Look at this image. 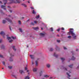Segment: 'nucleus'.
<instances>
[{
    "label": "nucleus",
    "mask_w": 79,
    "mask_h": 79,
    "mask_svg": "<svg viewBox=\"0 0 79 79\" xmlns=\"http://www.w3.org/2000/svg\"><path fill=\"white\" fill-rule=\"evenodd\" d=\"M13 42V40H11L9 41V42H10V43H11V42Z\"/></svg>",
    "instance_id": "nucleus-36"
},
{
    "label": "nucleus",
    "mask_w": 79,
    "mask_h": 79,
    "mask_svg": "<svg viewBox=\"0 0 79 79\" xmlns=\"http://www.w3.org/2000/svg\"><path fill=\"white\" fill-rule=\"evenodd\" d=\"M11 56H14V55H12V54L10 55Z\"/></svg>",
    "instance_id": "nucleus-52"
},
{
    "label": "nucleus",
    "mask_w": 79,
    "mask_h": 79,
    "mask_svg": "<svg viewBox=\"0 0 79 79\" xmlns=\"http://www.w3.org/2000/svg\"><path fill=\"white\" fill-rule=\"evenodd\" d=\"M54 56H55V57H56V58H57V57H58V55H56V53L55 52H54Z\"/></svg>",
    "instance_id": "nucleus-11"
},
{
    "label": "nucleus",
    "mask_w": 79,
    "mask_h": 79,
    "mask_svg": "<svg viewBox=\"0 0 79 79\" xmlns=\"http://www.w3.org/2000/svg\"><path fill=\"white\" fill-rule=\"evenodd\" d=\"M27 72H29V70H27Z\"/></svg>",
    "instance_id": "nucleus-62"
},
{
    "label": "nucleus",
    "mask_w": 79,
    "mask_h": 79,
    "mask_svg": "<svg viewBox=\"0 0 79 79\" xmlns=\"http://www.w3.org/2000/svg\"><path fill=\"white\" fill-rule=\"evenodd\" d=\"M0 12H1L2 13H3V14H4V13H3V11H2V10H0Z\"/></svg>",
    "instance_id": "nucleus-49"
},
{
    "label": "nucleus",
    "mask_w": 79,
    "mask_h": 79,
    "mask_svg": "<svg viewBox=\"0 0 79 79\" xmlns=\"http://www.w3.org/2000/svg\"><path fill=\"white\" fill-rule=\"evenodd\" d=\"M61 30H64V28H63V27H62V28H61Z\"/></svg>",
    "instance_id": "nucleus-47"
},
{
    "label": "nucleus",
    "mask_w": 79,
    "mask_h": 79,
    "mask_svg": "<svg viewBox=\"0 0 79 79\" xmlns=\"http://www.w3.org/2000/svg\"><path fill=\"white\" fill-rule=\"evenodd\" d=\"M12 48L13 50H14V51H15V52L16 51V49L15 48V46H12Z\"/></svg>",
    "instance_id": "nucleus-10"
},
{
    "label": "nucleus",
    "mask_w": 79,
    "mask_h": 79,
    "mask_svg": "<svg viewBox=\"0 0 79 79\" xmlns=\"http://www.w3.org/2000/svg\"><path fill=\"white\" fill-rule=\"evenodd\" d=\"M6 22L5 20H3L2 23H3V24H5V23H6Z\"/></svg>",
    "instance_id": "nucleus-19"
},
{
    "label": "nucleus",
    "mask_w": 79,
    "mask_h": 79,
    "mask_svg": "<svg viewBox=\"0 0 79 79\" xmlns=\"http://www.w3.org/2000/svg\"><path fill=\"white\" fill-rule=\"evenodd\" d=\"M19 73H21V74H23V73H24V72H23V70H19Z\"/></svg>",
    "instance_id": "nucleus-20"
},
{
    "label": "nucleus",
    "mask_w": 79,
    "mask_h": 79,
    "mask_svg": "<svg viewBox=\"0 0 79 79\" xmlns=\"http://www.w3.org/2000/svg\"><path fill=\"white\" fill-rule=\"evenodd\" d=\"M72 55H74V52H72Z\"/></svg>",
    "instance_id": "nucleus-48"
},
{
    "label": "nucleus",
    "mask_w": 79,
    "mask_h": 79,
    "mask_svg": "<svg viewBox=\"0 0 79 79\" xmlns=\"http://www.w3.org/2000/svg\"><path fill=\"white\" fill-rule=\"evenodd\" d=\"M32 13H33V14H34V15H35V14H36V12H35L34 10H33Z\"/></svg>",
    "instance_id": "nucleus-16"
},
{
    "label": "nucleus",
    "mask_w": 79,
    "mask_h": 79,
    "mask_svg": "<svg viewBox=\"0 0 79 79\" xmlns=\"http://www.w3.org/2000/svg\"><path fill=\"white\" fill-rule=\"evenodd\" d=\"M39 17H40V16H39V15H38V16H36V18H39Z\"/></svg>",
    "instance_id": "nucleus-35"
},
{
    "label": "nucleus",
    "mask_w": 79,
    "mask_h": 79,
    "mask_svg": "<svg viewBox=\"0 0 79 79\" xmlns=\"http://www.w3.org/2000/svg\"><path fill=\"white\" fill-rule=\"evenodd\" d=\"M13 59H12L10 57V60H9V61H13Z\"/></svg>",
    "instance_id": "nucleus-28"
},
{
    "label": "nucleus",
    "mask_w": 79,
    "mask_h": 79,
    "mask_svg": "<svg viewBox=\"0 0 79 79\" xmlns=\"http://www.w3.org/2000/svg\"><path fill=\"white\" fill-rule=\"evenodd\" d=\"M60 30L59 29L57 30V31H58V32H59V31H60Z\"/></svg>",
    "instance_id": "nucleus-51"
},
{
    "label": "nucleus",
    "mask_w": 79,
    "mask_h": 79,
    "mask_svg": "<svg viewBox=\"0 0 79 79\" xmlns=\"http://www.w3.org/2000/svg\"><path fill=\"white\" fill-rule=\"evenodd\" d=\"M25 70H27V68L25 67Z\"/></svg>",
    "instance_id": "nucleus-54"
},
{
    "label": "nucleus",
    "mask_w": 79,
    "mask_h": 79,
    "mask_svg": "<svg viewBox=\"0 0 79 79\" xmlns=\"http://www.w3.org/2000/svg\"><path fill=\"white\" fill-rule=\"evenodd\" d=\"M1 48L2 49H3L4 48H5V47H4V46L3 45H2L1 46Z\"/></svg>",
    "instance_id": "nucleus-24"
},
{
    "label": "nucleus",
    "mask_w": 79,
    "mask_h": 79,
    "mask_svg": "<svg viewBox=\"0 0 79 79\" xmlns=\"http://www.w3.org/2000/svg\"><path fill=\"white\" fill-rule=\"evenodd\" d=\"M11 76L13 77H15V79H16V78H17V77H16V76H15V75H12Z\"/></svg>",
    "instance_id": "nucleus-26"
},
{
    "label": "nucleus",
    "mask_w": 79,
    "mask_h": 79,
    "mask_svg": "<svg viewBox=\"0 0 79 79\" xmlns=\"http://www.w3.org/2000/svg\"><path fill=\"white\" fill-rule=\"evenodd\" d=\"M51 78H52V77H51L50 78V79H51Z\"/></svg>",
    "instance_id": "nucleus-63"
},
{
    "label": "nucleus",
    "mask_w": 79,
    "mask_h": 79,
    "mask_svg": "<svg viewBox=\"0 0 79 79\" xmlns=\"http://www.w3.org/2000/svg\"><path fill=\"white\" fill-rule=\"evenodd\" d=\"M33 29H34V30H35L36 31H37V30H38L39 29V28L38 27H33Z\"/></svg>",
    "instance_id": "nucleus-12"
},
{
    "label": "nucleus",
    "mask_w": 79,
    "mask_h": 79,
    "mask_svg": "<svg viewBox=\"0 0 79 79\" xmlns=\"http://www.w3.org/2000/svg\"><path fill=\"white\" fill-rule=\"evenodd\" d=\"M41 30H43V28H41Z\"/></svg>",
    "instance_id": "nucleus-59"
},
{
    "label": "nucleus",
    "mask_w": 79,
    "mask_h": 79,
    "mask_svg": "<svg viewBox=\"0 0 79 79\" xmlns=\"http://www.w3.org/2000/svg\"><path fill=\"white\" fill-rule=\"evenodd\" d=\"M42 71H41V72H40V76H42Z\"/></svg>",
    "instance_id": "nucleus-18"
},
{
    "label": "nucleus",
    "mask_w": 79,
    "mask_h": 79,
    "mask_svg": "<svg viewBox=\"0 0 79 79\" xmlns=\"http://www.w3.org/2000/svg\"><path fill=\"white\" fill-rule=\"evenodd\" d=\"M71 30H73V29L71 28L70 29V31H69V32L68 33V35H70V34H71L72 36L73 37V38L74 39H76V36L75 35V34L73 32V31H71Z\"/></svg>",
    "instance_id": "nucleus-1"
},
{
    "label": "nucleus",
    "mask_w": 79,
    "mask_h": 79,
    "mask_svg": "<svg viewBox=\"0 0 79 79\" xmlns=\"http://www.w3.org/2000/svg\"><path fill=\"white\" fill-rule=\"evenodd\" d=\"M57 42H60V40H57Z\"/></svg>",
    "instance_id": "nucleus-46"
},
{
    "label": "nucleus",
    "mask_w": 79,
    "mask_h": 79,
    "mask_svg": "<svg viewBox=\"0 0 79 79\" xmlns=\"http://www.w3.org/2000/svg\"><path fill=\"white\" fill-rule=\"evenodd\" d=\"M38 60H39V59H38L37 60L35 61V65L36 66H38Z\"/></svg>",
    "instance_id": "nucleus-8"
},
{
    "label": "nucleus",
    "mask_w": 79,
    "mask_h": 79,
    "mask_svg": "<svg viewBox=\"0 0 79 79\" xmlns=\"http://www.w3.org/2000/svg\"><path fill=\"white\" fill-rule=\"evenodd\" d=\"M3 56L2 55H0V58H3Z\"/></svg>",
    "instance_id": "nucleus-41"
},
{
    "label": "nucleus",
    "mask_w": 79,
    "mask_h": 79,
    "mask_svg": "<svg viewBox=\"0 0 79 79\" xmlns=\"http://www.w3.org/2000/svg\"><path fill=\"white\" fill-rule=\"evenodd\" d=\"M30 56L31 57V59H32V60H34V56L33 55H30Z\"/></svg>",
    "instance_id": "nucleus-6"
},
{
    "label": "nucleus",
    "mask_w": 79,
    "mask_h": 79,
    "mask_svg": "<svg viewBox=\"0 0 79 79\" xmlns=\"http://www.w3.org/2000/svg\"><path fill=\"white\" fill-rule=\"evenodd\" d=\"M10 13H12V10H10Z\"/></svg>",
    "instance_id": "nucleus-55"
},
{
    "label": "nucleus",
    "mask_w": 79,
    "mask_h": 79,
    "mask_svg": "<svg viewBox=\"0 0 79 79\" xmlns=\"http://www.w3.org/2000/svg\"><path fill=\"white\" fill-rule=\"evenodd\" d=\"M62 68H63V69H65L66 70V71H67V69L66 68L63 67V66H62Z\"/></svg>",
    "instance_id": "nucleus-22"
},
{
    "label": "nucleus",
    "mask_w": 79,
    "mask_h": 79,
    "mask_svg": "<svg viewBox=\"0 0 79 79\" xmlns=\"http://www.w3.org/2000/svg\"><path fill=\"white\" fill-rule=\"evenodd\" d=\"M49 50L51 52H52V51H53V48H50V50Z\"/></svg>",
    "instance_id": "nucleus-34"
},
{
    "label": "nucleus",
    "mask_w": 79,
    "mask_h": 79,
    "mask_svg": "<svg viewBox=\"0 0 79 79\" xmlns=\"http://www.w3.org/2000/svg\"><path fill=\"white\" fill-rule=\"evenodd\" d=\"M74 79H77V78H74Z\"/></svg>",
    "instance_id": "nucleus-61"
},
{
    "label": "nucleus",
    "mask_w": 79,
    "mask_h": 79,
    "mask_svg": "<svg viewBox=\"0 0 79 79\" xmlns=\"http://www.w3.org/2000/svg\"><path fill=\"white\" fill-rule=\"evenodd\" d=\"M40 35H41V36H44V35H45V34H44L42 33H40Z\"/></svg>",
    "instance_id": "nucleus-15"
},
{
    "label": "nucleus",
    "mask_w": 79,
    "mask_h": 79,
    "mask_svg": "<svg viewBox=\"0 0 79 79\" xmlns=\"http://www.w3.org/2000/svg\"><path fill=\"white\" fill-rule=\"evenodd\" d=\"M31 25H33V26L34 25V23L33 22H31Z\"/></svg>",
    "instance_id": "nucleus-37"
},
{
    "label": "nucleus",
    "mask_w": 79,
    "mask_h": 79,
    "mask_svg": "<svg viewBox=\"0 0 79 79\" xmlns=\"http://www.w3.org/2000/svg\"><path fill=\"white\" fill-rule=\"evenodd\" d=\"M68 79H70V78H69V77H68Z\"/></svg>",
    "instance_id": "nucleus-64"
},
{
    "label": "nucleus",
    "mask_w": 79,
    "mask_h": 79,
    "mask_svg": "<svg viewBox=\"0 0 79 79\" xmlns=\"http://www.w3.org/2000/svg\"><path fill=\"white\" fill-rule=\"evenodd\" d=\"M16 1L18 3H20V2H19V0H16Z\"/></svg>",
    "instance_id": "nucleus-30"
},
{
    "label": "nucleus",
    "mask_w": 79,
    "mask_h": 79,
    "mask_svg": "<svg viewBox=\"0 0 79 79\" xmlns=\"http://www.w3.org/2000/svg\"><path fill=\"white\" fill-rule=\"evenodd\" d=\"M2 64H3V65H5V63L4 61L2 62Z\"/></svg>",
    "instance_id": "nucleus-39"
},
{
    "label": "nucleus",
    "mask_w": 79,
    "mask_h": 79,
    "mask_svg": "<svg viewBox=\"0 0 79 79\" xmlns=\"http://www.w3.org/2000/svg\"><path fill=\"white\" fill-rule=\"evenodd\" d=\"M0 3H2V1H0Z\"/></svg>",
    "instance_id": "nucleus-57"
},
{
    "label": "nucleus",
    "mask_w": 79,
    "mask_h": 79,
    "mask_svg": "<svg viewBox=\"0 0 79 79\" xmlns=\"http://www.w3.org/2000/svg\"><path fill=\"white\" fill-rule=\"evenodd\" d=\"M22 5H23V6H24L25 7H27V6H26V5L24 4H22Z\"/></svg>",
    "instance_id": "nucleus-27"
},
{
    "label": "nucleus",
    "mask_w": 79,
    "mask_h": 79,
    "mask_svg": "<svg viewBox=\"0 0 79 79\" xmlns=\"http://www.w3.org/2000/svg\"><path fill=\"white\" fill-rule=\"evenodd\" d=\"M75 59H76V58L74 57L73 56L71 58L72 60H74Z\"/></svg>",
    "instance_id": "nucleus-14"
},
{
    "label": "nucleus",
    "mask_w": 79,
    "mask_h": 79,
    "mask_svg": "<svg viewBox=\"0 0 79 79\" xmlns=\"http://www.w3.org/2000/svg\"><path fill=\"white\" fill-rule=\"evenodd\" d=\"M64 50H66L67 49L66 48L64 47Z\"/></svg>",
    "instance_id": "nucleus-50"
},
{
    "label": "nucleus",
    "mask_w": 79,
    "mask_h": 79,
    "mask_svg": "<svg viewBox=\"0 0 79 79\" xmlns=\"http://www.w3.org/2000/svg\"><path fill=\"white\" fill-rule=\"evenodd\" d=\"M51 32H53V28H51Z\"/></svg>",
    "instance_id": "nucleus-29"
},
{
    "label": "nucleus",
    "mask_w": 79,
    "mask_h": 79,
    "mask_svg": "<svg viewBox=\"0 0 79 79\" xmlns=\"http://www.w3.org/2000/svg\"><path fill=\"white\" fill-rule=\"evenodd\" d=\"M34 23H35V24H37V21H34Z\"/></svg>",
    "instance_id": "nucleus-38"
},
{
    "label": "nucleus",
    "mask_w": 79,
    "mask_h": 79,
    "mask_svg": "<svg viewBox=\"0 0 79 79\" xmlns=\"http://www.w3.org/2000/svg\"><path fill=\"white\" fill-rule=\"evenodd\" d=\"M57 36L58 37H59V35H57Z\"/></svg>",
    "instance_id": "nucleus-60"
},
{
    "label": "nucleus",
    "mask_w": 79,
    "mask_h": 79,
    "mask_svg": "<svg viewBox=\"0 0 79 79\" xmlns=\"http://www.w3.org/2000/svg\"><path fill=\"white\" fill-rule=\"evenodd\" d=\"M3 2H5L4 3V5H5V4L7 3V0H2ZM9 1L11 2H10L9 3H12L14 2V1L12 0H9Z\"/></svg>",
    "instance_id": "nucleus-2"
},
{
    "label": "nucleus",
    "mask_w": 79,
    "mask_h": 79,
    "mask_svg": "<svg viewBox=\"0 0 79 79\" xmlns=\"http://www.w3.org/2000/svg\"><path fill=\"white\" fill-rule=\"evenodd\" d=\"M47 66L48 68H49L50 67V64H47Z\"/></svg>",
    "instance_id": "nucleus-21"
},
{
    "label": "nucleus",
    "mask_w": 79,
    "mask_h": 79,
    "mask_svg": "<svg viewBox=\"0 0 79 79\" xmlns=\"http://www.w3.org/2000/svg\"><path fill=\"white\" fill-rule=\"evenodd\" d=\"M2 42V40H0V43H1Z\"/></svg>",
    "instance_id": "nucleus-58"
},
{
    "label": "nucleus",
    "mask_w": 79,
    "mask_h": 79,
    "mask_svg": "<svg viewBox=\"0 0 79 79\" xmlns=\"http://www.w3.org/2000/svg\"><path fill=\"white\" fill-rule=\"evenodd\" d=\"M68 38L69 39H71V36H68Z\"/></svg>",
    "instance_id": "nucleus-40"
},
{
    "label": "nucleus",
    "mask_w": 79,
    "mask_h": 79,
    "mask_svg": "<svg viewBox=\"0 0 79 79\" xmlns=\"http://www.w3.org/2000/svg\"><path fill=\"white\" fill-rule=\"evenodd\" d=\"M9 28L10 31H11V27H10V26H9Z\"/></svg>",
    "instance_id": "nucleus-53"
},
{
    "label": "nucleus",
    "mask_w": 79,
    "mask_h": 79,
    "mask_svg": "<svg viewBox=\"0 0 79 79\" xmlns=\"http://www.w3.org/2000/svg\"><path fill=\"white\" fill-rule=\"evenodd\" d=\"M73 65H69V68H73Z\"/></svg>",
    "instance_id": "nucleus-23"
},
{
    "label": "nucleus",
    "mask_w": 79,
    "mask_h": 79,
    "mask_svg": "<svg viewBox=\"0 0 79 79\" xmlns=\"http://www.w3.org/2000/svg\"><path fill=\"white\" fill-rule=\"evenodd\" d=\"M60 59L62 61H64L65 60V59H64V58H60Z\"/></svg>",
    "instance_id": "nucleus-25"
},
{
    "label": "nucleus",
    "mask_w": 79,
    "mask_h": 79,
    "mask_svg": "<svg viewBox=\"0 0 79 79\" xmlns=\"http://www.w3.org/2000/svg\"><path fill=\"white\" fill-rule=\"evenodd\" d=\"M44 77H48V76L47 75H46L44 76Z\"/></svg>",
    "instance_id": "nucleus-32"
},
{
    "label": "nucleus",
    "mask_w": 79,
    "mask_h": 79,
    "mask_svg": "<svg viewBox=\"0 0 79 79\" xmlns=\"http://www.w3.org/2000/svg\"><path fill=\"white\" fill-rule=\"evenodd\" d=\"M31 10H34V7H31Z\"/></svg>",
    "instance_id": "nucleus-43"
},
{
    "label": "nucleus",
    "mask_w": 79,
    "mask_h": 79,
    "mask_svg": "<svg viewBox=\"0 0 79 79\" xmlns=\"http://www.w3.org/2000/svg\"><path fill=\"white\" fill-rule=\"evenodd\" d=\"M76 51H78V49H76Z\"/></svg>",
    "instance_id": "nucleus-56"
},
{
    "label": "nucleus",
    "mask_w": 79,
    "mask_h": 79,
    "mask_svg": "<svg viewBox=\"0 0 79 79\" xmlns=\"http://www.w3.org/2000/svg\"><path fill=\"white\" fill-rule=\"evenodd\" d=\"M33 72H36V71H37V69L35 68H33Z\"/></svg>",
    "instance_id": "nucleus-13"
},
{
    "label": "nucleus",
    "mask_w": 79,
    "mask_h": 79,
    "mask_svg": "<svg viewBox=\"0 0 79 79\" xmlns=\"http://www.w3.org/2000/svg\"><path fill=\"white\" fill-rule=\"evenodd\" d=\"M6 20H7V21H8V22H9V23H12V20H10L9 18H6Z\"/></svg>",
    "instance_id": "nucleus-5"
},
{
    "label": "nucleus",
    "mask_w": 79,
    "mask_h": 79,
    "mask_svg": "<svg viewBox=\"0 0 79 79\" xmlns=\"http://www.w3.org/2000/svg\"><path fill=\"white\" fill-rule=\"evenodd\" d=\"M8 68L9 69H12V66H8Z\"/></svg>",
    "instance_id": "nucleus-31"
},
{
    "label": "nucleus",
    "mask_w": 79,
    "mask_h": 79,
    "mask_svg": "<svg viewBox=\"0 0 79 79\" xmlns=\"http://www.w3.org/2000/svg\"><path fill=\"white\" fill-rule=\"evenodd\" d=\"M0 34L3 36V37L5 38V32L3 31H1L0 33Z\"/></svg>",
    "instance_id": "nucleus-3"
},
{
    "label": "nucleus",
    "mask_w": 79,
    "mask_h": 79,
    "mask_svg": "<svg viewBox=\"0 0 79 79\" xmlns=\"http://www.w3.org/2000/svg\"><path fill=\"white\" fill-rule=\"evenodd\" d=\"M5 7H6V6L4 5H2L1 6V8H3V9H4V10H6V9L5 8Z\"/></svg>",
    "instance_id": "nucleus-7"
},
{
    "label": "nucleus",
    "mask_w": 79,
    "mask_h": 79,
    "mask_svg": "<svg viewBox=\"0 0 79 79\" xmlns=\"http://www.w3.org/2000/svg\"><path fill=\"white\" fill-rule=\"evenodd\" d=\"M19 24H21V21H19Z\"/></svg>",
    "instance_id": "nucleus-44"
},
{
    "label": "nucleus",
    "mask_w": 79,
    "mask_h": 79,
    "mask_svg": "<svg viewBox=\"0 0 79 79\" xmlns=\"http://www.w3.org/2000/svg\"><path fill=\"white\" fill-rule=\"evenodd\" d=\"M25 79H29V76H27L25 78Z\"/></svg>",
    "instance_id": "nucleus-17"
},
{
    "label": "nucleus",
    "mask_w": 79,
    "mask_h": 79,
    "mask_svg": "<svg viewBox=\"0 0 79 79\" xmlns=\"http://www.w3.org/2000/svg\"><path fill=\"white\" fill-rule=\"evenodd\" d=\"M19 30L20 31V32H23V31H22V29L21 28H20L19 29Z\"/></svg>",
    "instance_id": "nucleus-33"
},
{
    "label": "nucleus",
    "mask_w": 79,
    "mask_h": 79,
    "mask_svg": "<svg viewBox=\"0 0 79 79\" xmlns=\"http://www.w3.org/2000/svg\"><path fill=\"white\" fill-rule=\"evenodd\" d=\"M11 39H13L15 40L16 39V37H14L13 36H11V37H7V39L8 40H10Z\"/></svg>",
    "instance_id": "nucleus-4"
},
{
    "label": "nucleus",
    "mask_w": 79,
    "mask_h": 79,
    "mask_svg": "<svg viewBox=\"0 0 79 79\" xmlns=\"http://www.w3.org/2000/svg\"><path fill=\"white\" fill-rule=\"evenodd\" d=\"M32 64H34V62H33V60H32L31 61Z\"/></svg>",
    "instance_id": "nucleus-45"
},
{
    "label": "nucleus",
    "mask_w": 79,
    "mask_h": 79,
    "mask_svg": "<svg viewBox=\"0 0 79 79\" xmlns=\"http://www.w3.org/2000/svg\"><path fill=\"white\" fill-rule=\"evenodd\" d=\"M56 50H58L57 49H58V47H57V46H56Z\"/></svg>",
    "instance_id": "nucleus-42"
},
{
    "label": "nucleus",
    "mask_w": 79,
    "mask_h": 79,
    "mask_svg": "<svg viewBox=\"0 0 79 79\" xmlns=\"http://www.w3.org/2000/svg\"><path fill=\"white\" fill-rule=\"evenodd\" d=\"M69 73H67V75H68V76H69V77H70L71 76L69 74H70V73H71V72L69 71Z\"/></svg>",
    "instance_id": "nucleus-9"
}]
</instances>
